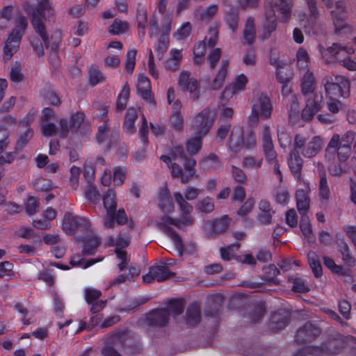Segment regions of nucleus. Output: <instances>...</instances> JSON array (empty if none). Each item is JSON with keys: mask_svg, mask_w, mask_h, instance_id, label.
<instances>
[{"mask_svg": "<svg viewBox=\"0 0 356 356\" xmlns=\"http://www.w3.org/2000/svg\"><path fill=\"white\" fill-rule=\"evenodd\" d=\"M130 95V88L127 83L124 84L118 94L116 102V111L118 112L122 111L127 106Z\"/></svg>", "mask_w": 356, "mask_h": 356, "instance_id": "nucleus-42", "label": "nucleus"}, {"mask_svg": "<svg viewBox=\"0 0 356 356\" xmlns=\"http://www.w3.org/2000/svg\"><path fill=\"white\" fill-rule=\"evenodd\" d=\"M273 111V106L270 98L264 93H261L259 97V108L257 105L252 106V113L257 116L259 114L263 119H268L270 117Z\"/></svg>", "mask_w": 356, "mask_h": 356, "instance_id": "nucleus-20", "label": "nucleus"}, {"mask_svg": "<svg viewBox=\"0 0 356 356\" xmlns=\"http://www.w3.org/2000/svg\"><path fill=\"white\" fill-rule=\"evenodd\" d=\"M201 307L198 302L194 301L186 308L184 321L188 327H195L201 321Z\"/></svg>", "mask_w": 356, "mask_h": 356, "instance_id": "nucleus-19", "label": "nucleus"}, {"mask_svg": "<svg viewBox=\"0 0 356 356\" xmlns=\"http://www.w3.org/2000/svg\"><path fill=\"white\" fill-rule=\"evenodd\" d=\"M214 209V204L212 200L209 197H204L197 204V210L199 212L209 213Z\"/></svg>", "mask_w": 356, "mask_h": 356, "instance_id": "nucleus-60", "label": "nucleus"}, {"mask_svg": "<svg viewBox=\"0 0 356 356\" xmlns=\"http://www.w3.org/2000/svg\"><path fill=\"white\" fill-rule=\"evenodd\" d=\"M347 8L345 3L341 1L335 3V8L331 11V15L333 19L336 29H342L345 28V21L347 18Z\"/></svg>", "mask_w": 356, "mask_h": 356, "instance_id": "nucleus-21", "label": "nucleus"}, {"mask_svg": "<svg viewBox=\"0 0 356 356\" xmlns=\"http://www.w3.org/2000/svg\"><path fill=\"white\" fill-rule=\"evenodd\" d=\"M222 51L220 48L213 49L208 57L207 61L209 63V67L211 70L214 69L219 62L221 57Z\"/></svg>", "mask_w": 356, "mask_h": 356, "instance_id": "nucleus-62", "label": "nucleus"}, {"mask_svg": "<svg viewBox=\"0 0 356 356\" xmlns=\"http://www.w3.org/2000/svg\"><path fill=\"white\" fill-rule=\"evenodd\" d=\"M248 83V79L245 75L241 74L237 76L233 83L227 86L222 92V98H228L234 93L242 91L245 89Z\"/></svg>", "mask_w": 356, "mask_h": 356, "instance_id": "nucleus-23", "label": "nucleus"}, {"mask_svg": "<svg viewBox=\"0 0 356 356\" xmlns=\"http://www.w3.org/2000/svg\"><path fill=\"white\" fill-rule=\"evenodd\" d=\"M167 304L173 315L179 316L183 313L185 307V301L183 298L169 299Z\"/></svg>", "mask_w": 356, "mask_h": 356, "instance_id": "nucleus-46", "label": "nucleus"}, {"mask_svg": "<svg viewBox=\"0 0 356 356\" xmlns=\"http://www.w3.org/2000/svg\"><path fill=\"white\" fill-rule=\"evenodd\" d=\"M206 51V44L204 42H199L193 47L194 63L197 65L200 64Z\"/></svg>", "mask_w": 356, "mask_h": 356, "instance_id": "nucleus-51", "label": "nucleus"}, {"mask_svg": "<svg viewBox=\"0 0 356 356\" xmlns=\"http://www.w3.org/2000/svg\"><path fill=\"white\" fill-rule=\"evenodd\" d=\"M263 160L257 159L255 156H248L243 160V167L246 169L258 170L261 167Z\"/></svg>", "mask_w": 356, "mask_h": 356, "instance_id": "nucleus-54", "label": "nucleus"}, {"mask_svg": "<svg viewBox=\"0 0 356 356\" xmlns=\"http://www.w3.org/2000/svg\"><path fill=\"white\" fill-rule=\"evenodd\" d=\"M309 183H307L305 189H298L296 193V206L300 214H307L309 208Z\"/></svg>", "mask_w": 356, "mask_h": 356, "instance_id": "nucleus-24", "label": "nucleus"}, {"mask_svg": "<svg viewBox=\"0 0 356 356\" xmlns=\"http://www.w3.org/2000/svg\"><path fill=\"white\" fill-rule=\"evenodd\" d=\"M167 153L160 160L167 165L173 177H181L184 184L188 182L195 175V160L187 157L181 145L169 148Z\"/></svg>", "mask_w": 356, "mask_h": 356, "instance_id": "nucleus-3", "label": "nucleus"}, {"mask_svg": "<svg viewBox=\"0 0 356 356\" xmlns=\"http://www.w3.org/2000/svg\"><path fill=\"white\" fill-rule=\"evenodd\" d=\"M318 175V195L321 201H327L330 199V190L327 183L325 170L323 168L319 170Z\"/></svg>", "mask_w": 356, "mask_h": 356, "instance_id": "nucleus-32", "label": "nucleus"}, {"mask_svg": "<svg viewBox=\"0 0 356 356\" xmlns=\"http://www.w3.org/2000/svg\"><path fill=\"white\" fill-rule=\"evenodd\" d=\"M85 195L88 200L97 204L100 200V194L95 186H89L85 191Z\"/></svg>", "mask_w": 356, "mask_h": 356, "instance_id": "nucleus-63", "label": "nucleus"}, {"mask_svg": "<svg viewBox=\"0 0 356 356\" xmlns=\"http://www.w3.org/2000/svg\"><path fill=\"white\" fill-rule=\"evenodd\" d=\"M88 74L89 83L92 86H95L104 80L102 73L92 65L89 68Z\"/></svg>", "mask_w": 356, "mask_h": 356, "instance_id": "nucleus-52", "label": "nucleus"}, {"mask_svg": "<svg viewBox=\"0 0 356 356\" xmlns=\"http://www.w3.org/2000/svg\"><path fill=\"white\" fill-rule=\"evenodd\" d=\"M300 229L304 238H306L309 243H314L315 241V237L314 236L312 225L309 222V217L307 214H300Z\"/></svg>", "mask_w": 356, "mask_h": 356, "instance_id": "nucleus-33", "label": "nucleus"}, {"mask_svg": "<svg viewBox=\"0 0 356 356\" xmlns=\"http://www.w3.org/2000/svg\"><path fill=\"white\" fill-rule=\"evenodd\" d=\"M322 147V140L320 136H314L302 150V154L306 158L315 156Z\"/></svg>", "mask_w": 356, "mask_h": 356, "instance_id": "nucleus-30", "label": "nucleus"}, {"mask_svg": "<svg viewBox=\"0 0 356 356\" xmlns=\"http://www.w3.org/2000/svg\"><path fill=\"white\" fill-rule=\"evenodd\" d=\"M182 58L181 49H172L170 51V56L164 60L165 69L172 72L177 71L181 65Z\"/></svg>", "mask_w": 356, "mask_h": 356, "instance_id": "nucleus-29", "label": "nucleus"}, {"mask_svg": "<svg viewBox=\"0 0 356 356\" xmlns=\"http://www.w3.org/2000/svg\"><path fill=\"white\" fill-rule=\"evenodd\" d=\"M293 6V0H271L270 6L265 7L266 20L264 24L262 40L270 38L277 27L275 11L280 15V21L287 22L291 17Z\"/></svg>", "mask_w": 356, "mask_h": 356, "instance_id": "nucleus-4", "label": "nucleus"}, {"mask_svg": "<svg viewBox=\"0 0 356 356\" xmlns=\"http://www.w3.org/2000/svg\"><path fill=\"white\" fill-rule=\"evenodd\" d=\"M321 333V329L310 321L306 322L298 329L294 339L299 344H305L315 340Z\"/></svg>", "mask_w": 356, "mask_h": 356, "instance_id": "nucleus-12", "label": "nucleus"}, {"mask_svg": "<svg viewBox=\"0 0 356 356\" xmlns=\"http://www.w3.org/2000/svg\"><path fill=\"white\" fill-rule=\"evenodd\" d=\"M306 98V105L312 108L314 111L318 112L323 106V95L321 92H314L308 95Z\"/></svg>", "mask_w": 356, "mask_h": 356, "instance_id": "nucleus-41", "label": "nucleus"}, {"mask_svg": "<svg viewBox=\"0 0 356 356\" xmlns=\"http://www.w3.org/2000/svg\"><path fill=\"white\" fill-rule=\"evenodd\" d=\"M319 49L321 56L327 64L335 63L338 60V54L344 51L337 43H333L331 47L327 48L320 45Z\"/></svg>", "mask_w": 356, "mask_h": 356, "instance_id": "nucleus-26", "label": "nucleus"}, {"mask_svg": "<svg viewBox=\"0 0 356 356\" xmlns=\"http://www.w3.org/2000/svg\"><path fill=\"white\" fill-rule=\"evenodd\" d=\"M170 318V312L166 308H156L149 312L146 322L149 327H164Z\"/></svg>", "mask_w": 356, "mask_h": 356, "instance_id": "nucleus-16", "label": "nucleus"}, {"mask_svg": "<svg viewBox=\"0 0 356 356\" xmlns=\"http://www.w3.org/2000/svg\"><path fill=\"white\" fill-rule=\"evenodd\" d=\"M97 261L92 259L85 261L80 255L73 254L70 257V264L72 266H79L83 268H87L95 264Z\"/></svg>", "mask_w": 356, "mask_h": 356, "instance_id": "nucleus-50", "label": "nucleus"}, {"mask_svg": "<svg viewBox=\"0 0 356 356\" xmlns=\"http://www.w3.org/2000/svg\"><path fill=\"white\" fill-rule=\"evenodd\" d=\"M225 21L233 32H236L238 24V11L236 8H231L225 17Z\"/></svg>", "mask_w": 356, "mask_h": 356, "instance_id": "nucleus-44", "label": "nucleus"}, {"mask_svg": "<svg viewBox=\"0 0 356 356\" xmlns=\"http://www.w3.org/2000/svg\"><path fill=\"white\" fill-rule=\"evenodd\" d=\"M172 127L177 131L183 129L184 119L179 111L173 110L170 119Z\"/></svg>", "mask_w": 356, "mask_h": 356, "instance_id": "nucleus-58", "label": "nucleus"}, {"mask_svg": "<svg viewBox=\"0 0 356 356\" xmlns=\"http://www.w3.org/2000/svg\"><path fill=\"white\" fill-rule=\"evenodd\" d=\"M101 320V318L99 316V315H95L90 318L89 323H87L86 322L83 321H81L79 322V325L76 330V333H79L85 330L92 328L95 326L97 325Z\"/></svg>", "mask_w": 356, "mask_h": 356, "instance_id": "nucleus-61", "label": "nucleus"}, {"mask_svg": "<svg viewBox=\"0 0 356 356\" xmlns=\"http://www.w3.org/2000/svg\"><path fill=\"white\" fill-rule=\"evenodd\" d=\"M101 243V240L97 236H92L83 241V254L84 255H92Z\"/></svg>", "mask_w": 356, "mask_h": 356, "instance_id": "nucleus-43", "label": "nucleus"}, {"mask_svg": "<svg viewBox=\"0 0 356 356\" xmlns=\"http://www.w3.org/2000/svg\"><path fill=\"white\" fill-rule=\"evenodd\" d=\"M33 136V130L31 128H28L26 130L21 134L16 142L15 149L16 152H20L27 145L29 140Z\"/></svg>", "mask_w": 356, "mask_h": 356, "instance_id": "nucleus-47", "label": "nucleus"}, {"mask_svg": "<svg viewBox=\"0 0 356 356\" xmlns=\"http://www.w3.org/2000/svg\"><path fill=\"white\" fill-rule=\"evenodd\" d=\"M137 92L142 99L148 105L149 109L154 110L156 108V101L152 92V86L149 79L147 76L142 74L138 78Z\"/></svg>", "mask_w": 356, "mask_h": 356, "instance_id": "nucleus-15", "label": "nucleus"}, {"mask_svg": "<svg viewBox=\"0 0 356 356\" xmlns=\"http://www.w3.org/2000/svg\"><path fill=\"white\" fill-rule=\"evenodd\" d=\"M289 315H281L275 314L271 317V321L269 323V328L273 332H277L284 329L290 322Z\"/></svg>", "mask_w": 356, "mask_h": 356, "instance_id": "nucleus-35", "label": "nucleus"}, {"mask_svg": "<svg viewBox=\"0 0 356 356\" xmlns=\"http://www.w3.org/2000/svg\"><path fill=\"white\" fill-rule=\"evenodd\" d=\"M40 207L39 200L37 197L29 196L26 204V212L31 216L38 212Z\"/></svg>", "mask_w": 356, "mask_h": 356, "instance_id": "nucleus-57", "label": "nucleus"}, {"mask_svg": "<svg viewBox=\"0 0 356 356\" xmlns=\"http://www.w3.org/2000/svg\"><path fill=\"white\" fill-rule=\"evenodd\" d=\"M138 119L136 108L130 106L127 108L122 124V128L127 135H132L136 131L135 123Z\"/></svg>", "mask_w": 356, "mask_h": 356, "instance_id": "nucleus-27", "label": "nucleus"}, {"mask_svg": "<svg viewBox=\"0 0 356 356\" xmlns=\"http://www.w3.org/2000/svg\"><path fill=\"white\" fill-rule=\"evenodd\" d=\"M288 282L293 284L291 290L295 293H305L309 291L305 281L301 277L294 275L289 276Z\"/></svg>", "mask_w": 356, "mask_h": 356, "instance_id": "nucleus-40", "label": "nucleus"}, {"mask_svg": "<svg viewBox=\"0 0 356 356\" xmlns=\"http://www.w3.org/2000/svg\"><path fill=\"white\" fill-rule=\"evenodd\" d=\"M136 50L129 49L126 56L125 70L128 74H132L136 65Z\"/></svg>", "mask_w": 356, "mask_h": 356, "instance_id": "nucleus-55", "label": "nucleus"}, {"mask_svg": "<svg viewBox=\"0 0 356 356\" xmlns=\"http://www.w3.org/2000/svg\"><path fill=\"white\" fill-rule=\"evenodd\" d=\"M336 82H334L332 78L326 77L323 80L324 88L327 96L331 97H346L343 88L349 87V83L342 76H336Z\"/></svg>", "mask_w": 356, "mask_h": 356, "instance_id": "nucleus-14", "label": "nucleus"}, {"mask_svg": "<svg viewBox=\"0 0 356 356\" xmlns=\"http://www.w3.org/2000/svg\"><path fill=\"white\" fill-rule=\"evenodd\" d=\"M301 91L305 97L315 92V77L312 72L307 70L301 79Z\"/></svg>", "mask_w": 356, "mask_h": 356, "instance_id": "nucleus-31", "label": "nucleus"}, {"mask_svg": "<svg viewBox=\"0 0 356 356\" xmlns=\"http://www.w3.org/2000/svg\"><path fill=\"white\" fill-rule=\"evenodd\" d=\"M337 246L345 264L350 267L355 266V259L353 257L348 244L343 240H341L338 243Z\"/></svg>", "mask_w": 356, "mask_h": 356, "instance_id": "nucleus-39", "label": "nucleus"}, {"mask_svg": "<svg viewBox=\"0 0 356 356\" xmlns=\"http://www.w3.org/2000/svg\"><path fill=\"white\" fill-rule=\"evenodd\" d=\"M221 313L222 305L217 303L209 305L204 311L205 316L213 318L216 323L219 322Z\"/></svg>", "mask_w": 356, "mask_h": 356, "instance_id": "nucleus-49", "label": "nucleus"}, {"mask_svg": "<svg viewBox=\"0 0 356 356\" xmlns=\"http://www.w3.org/2000/svg\"><path fill=\"white\" fill-rule=\"evenodd\" d=\"M230 220L231 218L227 215L211 220L209 222L210 236L215 237L217 234L225 232L229 225Z\"/></svg>", "mask_w": 356, "mask_h": 356, "instance_id": "nucleus-25", "label": "nucleus"}, {"mask_svg": "<svg viewBox=\"0 0 356 356\" xmlns=\"http://www.w3.org/2000/svg\"><path fill=\"white\" fill-rule=\"evenodd\" d=\"M302 165L303 160L300 157L299 152L292 150L290 153V158L288 160V165L291 175L298 181H300L302 179L301 171Z\"/></svg>", "mask_w": 356, "mask_h": 356, "instance_id": "nucleus-22", "label": "nucleus"}, {"mask_svg": "<svg viewBox=\"0 0 356 356\" xmlns=\"http://www.w3.org/2000/svg\"><path fill=\"white\" fill-rule=\"evenodd\" d=\"M96 140L97 143L102 146L104 152L109 151L118 144L119 131H110L107 122H105L99 127L96 134Z\"/></svg>", "mask_w": 356, "mask_h": 356, "instance_id": "nucleus-11", "label": "nucleus"}, {"mask_svg": "<svg viewBox=\"0 0 356 356\" xmlns=\"http://www.w3.org/2000/svg\"><path fill=\"white\" fill-rule=\"evenodd\" d=\"M46 11L48 17L54 15V10L49 0H39L37 6L33 9L31 15V22L35 31L41 37L47 49L54 54L50 57L49 61L53 64V59L56 60L55 65H58V49L61 43L62 32L60 30L55 31L49 39L46 32L44 22L46 20Z\"/></svg>", "mask_w": 356, "mask_h": 356, "instance_id": "nucleus-1", "label": "nucleus"}, {"mask_svg": "<svg viewBox=\"0 0 356 356\" xmlns=\"http://www.w3.org/2000/svg\"><path fill=\"white\" fill-rule=\"evenodd\" d=\"M297 65L300 69L307 67L309 56L307 51L303 48H300L296 54Z\"/></svg>", "mask_w": 356, "mask_h": 356, "instance_id": "nucleus-59", "label": "nucleus"}, {"mask_svg": "<svg viewBox=\"0 0 356 356\" xmlns=\"http://www.w3.org/2000/svg\"><path fill=\"white\" fill-rule=\"evenodd\" d=\"M330 341H323L321 346H310L299 349L293 356H322L323 353L327 355H335L339 353L338 347L331 348Z\"/></svg>", "mask_w": 356, "mask_h": 356, "instance_id": "nucleus-13", "label": "nucleus"}, {"mask_svg": "<svg viewBox=\"0 0 356 356\" xmlns=\"http://www.w3.org/2000/svg\"><path fill=\"white\" fill-rule=\"evenodd\" d=\"M261 140L263 152L266 161L269 163H274L278 161L277 159V153L274 149L272 141L270 129L267 125L264 127Z\"/></svg>", "mask_w": 356, "mask_h": 356, "instance_id": "nucleus-17", "label": "nucleus"}, {"mask_svg": "<svg viewBox=\"0 0 356 356\" xmlns=\"http://www.w3.org/2000/svg\"><path fill=\"white\" fill-rule=\"evenodd\" d=\"M129 335L125 331H116L108 335L103 346L101 354L102 356H122L118 350L122 352L128 350L127 341Z\"/></svg>", "mask_w": 356, "mask_h": 356, "instance_id": "nucleus-8", "label": "nucleus"}, {"mask_svg": "<svg viewBox=\"0 0 356 356\" xmlns=\"http://www.w3.org/2000/svg\"><path fill=\"white\" fill-rule=\"evenodd\" d=\"M175 201L178 204L180 211L182 214L179 219L173 218L169 216H163L159 222V227L172 241L176 250L180 257L184 253V244L181 238L170 225H174L177 229L183 230L188 226L193 224L194 219L191 216L193 211V207L184 199L182 195L179 192L174 194Z\"/></svg>", "mask_w": 356, "mask_h": 356, "instance_id": "nucleus-2", "label": "nucleus"}, {"mask_svg": "<svg viewBox=\"0 0 356 356\" xmlns=\"http://www.w3.org/2000/svg\"><path fill=\"white\" fill-rule=\"evenodd\" d=\"M244 144L245 140L242 128L234 127L232 129L229 138V148L236 153L243 147Z\"/></svg>", "mask_w": 356, "mask_h": 356, "instance_id": "nucleus-28", "label": "nucleus"}, {"mask_svg": "<svg viewBox=\"0 0 356 356\" xmlns=\"http://www.w3.org/2000/svg\"><path fill=\"white\" fill-rule=\"evenodd\" d=\"M351 147L349 144H342L340 142V136L335 134L332 136L325 149V156L326 159L332 161L335 159V154L341 163H345L349 158Z\"/></svg>", "mask_w": 356, "mask_h": 356, "instance_id": "nucleus-9", "label": "nucleus"}, {"mask_svg": "<svg viewBox=\"0 0 356 356\" xmlns=\"http://www.w3.org/2000/svg\"><path fill=\"white\" fill-rule=\"evenodd\" d=\"M129 29L128 23L120 19H115L112 24L108 27V31L113 35L124 33Z\"/></svg>", "mask_w": 356, "mask_h": 356, "instance_id": "nucleus-45", "label": "nucleus"}, {"mask_svg": "<svg viewBox=\"0 0 356 356\" xmlns=\"http://www.w3.org/2000/svg\"><path fill=\"white\" fill-rule=\"evenodd\" d=\"M179 86L181 90L194 94V100H197L200 97L198 83L195 79L190 77V72L182 71L178 80Z\"/></svg>", "mask_w": 356, "mask_h": 356, "instance_id": "nucleus-18", "label": "nucleus"}, {"mask_svg": "<svg viewBox=\"0 0 356 356\" xmlns=\"http://www.w3.org/2000/svg\"><path fill=\"white\" fill-rule=\"evenodd\" d=\"M229 65V62L228 60H222L221 67L211 83V88L213 90H218L222 86L227 74Z\"/></svg>", "mask_w": 356, "mask_h": 356, "instance_id": "nucleus-34", "label": "nucleus"}, {"mask_svg": "<svg viewBox=\"0 0 356 356\" xmlns=\"http://www.w3.org/2000/svg\"><path fill=\"white\" fill-rule=\"evenodd\" d=\"M265 312L264 306L262 304H257L249 313L250 322L253 323L258 322L264 316Z\"/></svg>", "mask_w": 356, "mask_h": 356, "instance_id": "nucleus-56", "label": "nucleus"}, {"mask_svg": "<svg viewBox=\"0 0 356 356\" xmlns=\"http://www.w3.org/2000/svg\"><path fill=\"white\" fill-rule=\"evenodd\" d=\"M60 126L61 128V135L66 136L68 131L77 132L81 128V136L86 140L88 134L90 133V125L85 122V114L82 111H77L70 116V122L66 118L60 120Z\"/></svg>", "mask_w": 356, "mask_h": 356, "instance_id": "nucleus-7", "label": "nucleus"}, {"mask_svg": "<svg viewBox=\"0 0 356 356\" xmlns=\"http://www.w3.org/2000/svg\"><path fill=\"white\" fill-rule=\"evenodd\" d=\"M101 296L102 292L99 290L92 288H87L85 290V300L88 305L99 300Z\"/></svg>", "mask_w": 356, "mask_h": 356, "instance_id": "nucleus-64", "label": "nucleus"}, {"mask_svg": "<svg viewBox=\"0 0 356 356\" xmlns=\"http://www.w3.org/2000/svg\"><path fill=\"white\" fill-rule=\"evenodd\" d=\"M33 188L38 191H48L52 188V181L49 179L39 177L34 180Z\"/></svg>", "mask_w": 356, "mask_h": 356, "instance_id": "nucleus-53", "label": "nucleus"}, {"mask_svg": "<svg viewBox=\"0 0 356 356\" xmlns=\"http://www.w3.org/2000/svg\"><path fill=\"white\" fill-rule=\"evenodd\" d=\"M213 122V115L208 108L203 109L193 120L195 136L188 140L186 149L190 154L198 153L203 137L209 132Z\"/></svg>", "mask_w": 356, "mask_h": 356, "instance_id": "nucleus-5", "label": "nucleus"}, {"mask_svg": "<svg viewBox=\"0 0 356 356\" xmlns=\"http://www.w3.org/2000/svg\"><path fill=\"white\" fill-rule=\"evenodd\" d=\"M103 204L106 210V216L104 225L107 229H111L115 223L118 225H124L127 222L128 218L124 209L116 210L117 202L115 194L113 189H108L102 198Z\"/></svg>", "mask_w": 356, "mask_h": 356, "instance_id": "nucleus-6", "label": "nucleus"}, {"mask_svg": "<svg viewBox=\"0 0 356 356\" xmlns=\"http://www.w3.org/2000/svg\"><path fill=\"white\" fill-rule=\"evenodd\" d=\"M90 226V223L88 218L73 215L68 211L64 215L63 228L70 235H74L79 232H87Z\"/></svg>", "mask_w": 356, "mask_h": 356, "instance_id": "nucleus-10", "label": "nucleus"}, {"mask_svg": "<svg viewBox=\"0 0 356 356\" xmlns=\"http://www.w3.org/2000/svg\"><path fill=\"white\" fill-rule=\"evenodd\" d=\"M256 37V30L254 28V18L248 17L243 30L244 43L251 45L254 42Z\"/></svg>", "mask_w": 356, "mask_h": 356, "instance_id": "nucleus-36", "label": "nucleus"}, {"mask_svg": "<svg viewBox=\"0 0 356 356\" xmlns=\"http://www.w3.org/2000/svg\"><path fill=\"white\" fill-rule=\"evenodd\" d=\"M200 165L204 170H213L222 168V165L220 164L218 156L213 153L204 157L200 161Z\"/></svg>", "mask_w": 356, "mask_h": 356, "instance_id": "nucleus-37", "label": "nucleus"}, {"mask_svg": "<svg viewBox=\"0 0 356 356\" xmlns=\"http://www.w3.org/2000/svg\"><path fill=\"white\" fill-rule=\"evenodd\" d=\"M151 273L157 282H163L174 275L165 265L151 266Z\"/></svg>", "mask_w": 356, "mask_h": 356, "instance_id": "nucleus-38", "label": "nucleus"}, {"mask_svg": "<svg viewBox=\"0 0 356 356\" xmlns=\"http://www.w3.org/2000/svg\"><path fill=\"white\" fill-rule=\"evenodd\" d=\"M169 37L161 34L156 44L155 51L159 60H161L168 48Z\"/></svg>", "mask_w": 356, "mask_h": 356, "instance_id": "nucleus-48", "label": "nucleus"}]
</instances>
